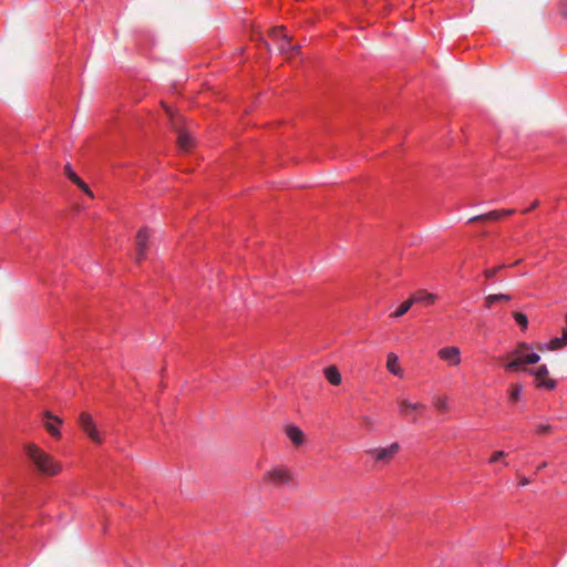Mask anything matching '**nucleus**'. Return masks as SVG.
<instances>
[{
	"label": "nucleus",
	"instance_id": "6ab92c4d",
	"mask_svg": "<svg viewBox=\"0 0 567 567\" xmlns=\"http://www.w3.org/2000/svg\"><path fill=\"white\" fill-rule=\"evenodd\" d=\"M327 380L333 384L339 385L341 383V374L336 367H329L324 370Z\"/></svg>",
	"mask_w": 567,
	"mask_h": 567
},
{
	"label": "nucleus",
	"instance_id": "4be33fe9",
	"mask_svg": "<svg viewBox=\"0 0 567 567\" xmlns=\"http://www.w3.org/2000/svg\"><path fill=\"white\" fill-rule=\"evenodd\" d=\"M514 319L516 321V323L523 329H527V326H528V318L526 315L522 313V312H514Z\"/></svg>",
	"mask_w": 567,
	"mask_h": 567
},
{
	"label": "nucleus",
	"instance_id": "a211bd4d",
	"mask_svg": "<svg viewBox=\"0 0 567 567\" xmlns=\"http://www.w3.org/2000/svg\"><path fill=\"white\" fill-rule=\"evenodd\" d=\"M287 436L296 444L299 445L302 443L303 433L302 431L293 425H290L286 430Z\"/></svg>",
	"mask_w": 567,
	"mask_h": 567
},
{
	"label": "nucleus",
	"instance_id": "412c9836",
	"mask_svg": "<svg viewBox=\"0 0 567 567\" xmlns=\"http://www.w3.org/2000/svg\"><path fill=\"white\" fill-rule=\"evenodd\" d=\"M192 137L187 133H179L178 135V146L183 151H188L192 147Z\"/></svg>",
	"mask_w": 567,
	"mask_h": 567
},
{
	"label": "nucleus",
	"instance_id": "dca6fc26",
	"mask_svg": "<svg viewBox=\"0 0 567 567\" xmlns=\"http://www.w3.org/2000/svg\"><path fill=\"white\" fill-rule=\"evenodd\" d=\"M512 300V296L507 293H495L488 295L485 297L484 306L487 309H491L497 301H509Z\"/></svg>",
	"mask_w": 567,
	"mask_h": 567
},
{
	"label": "nucleus",
	"instance_id": "20e7f679",
	"mask_svg": "<svg viewBox=\"0 0 567 567\" xmlns=\"http://www.w3.org/2000/svg\"><path fill=\"white\" fill-rule=\"evenodd\" d=\"M399 449H400L399 444L396 442H394L386 447H379V449L370 450L368 453L372 456V458L377 463L386 464L399 452Z\"/></svg>",
	"mask_w": 567,
	"mask_h": 567
},
{
	"label": "nucleus",
	"instance_id": "c756f323",
	"mask_svg": "<svg viewBox=\"0 0 567 567\" xmlns=\"http://www.w3.org/2000/svg\"><path fill=\"white\" fill-rule=\"evenodd\" d=\"M565 321H566V323H567V315L565 316Z\"/></svg>",
	"mask_w": 567,
	"mask_h": 567
},
{
	"label": "nucleus",
	"instance_id": "2eb2a0df",
	"mask_svg": "<svg viewBox=\"0 0 567 567\" xmlns=\"http://www.w3.org/2000/svg\"><path fill=\"white\" fill-rule=\"evenodd\" d=\"M386 369L389 370L390 373L394 374L395 377H399V378L403 377V371L399 365V358L393 352L388 354Z\"/></svg>",
	"mask_w": 567,
	"mask_h": 567
},
{
	"label": "nucleus",
	"instance_id": "39448f33",
	"mask_svg": "<svg viewBox=\"0 0 567 567\" xmlns=\"http://www.w3.org/2000/svg\"><path fill=\"white\" fill-rule=\"evenodd\" d=\"M524 371L529 372L530 374H533L536 378L537 386H539V388L553 390L557 385L555 380L547 379L548 369L545 364L539 365L536 369H524Z\"/></svg>",
	"mask_w": 567,
	"mask_h": 567
},
{
	"label": "nucleus",
	"instance_id": "4468645a",
	"mask_svg": "<svg viewBox=\"0 0 567 567\" xmlns=\"http://www.w3.org/2000/svg\"><path fill=\"white\" fill-rule=\"evenodd\" d=\"M423 410H425L424 404L413 403L408 399H403L399 402V411L404 415H406L410 411L422 412Z\"/></svg>",
	"mask_w": 567,
	"mask_h": 567
},
{
	"label": "nucleus",
	"instance_id": "cd10ccee",
	"mask_svg": "<svg viewBox=\"0 0 567 567\" xmlns=\"http://www.w3.org/2000/svg\"><path fill=\"white\" fill-rule=\"evenodd\" d=\"M538 206V200H535L528 208L523 210L524 214H527L528 212L535 209Z\"/></svg>",
	"mask_w": 567,
	"mask_h": 567
},
{
	"label": "nucleus",
	"instance_id": "0eeeda50",
	"mask_svg": "<svg viewBox=\"0 0 567 567\" xmlns=\"http://www.w3.org/2000/svg\"><path fill=\"white\" fill-rule=\"evenodd\" d=\"M264 481L279 486L290 481V473L285 467H275L265 474Z\"/></svg>",
	"mask_w": 567,
	"mask_h": 567
},
{
	"label": "nucleus",
	"instance_id": "7ed1b4c3",
	"mask_svg": "<svg viewBox=\"0 0 567 567\" xmlns=\"http://www.w3.org/2000/svg\"><path fill=\"white\" fill-rule=\"evenodd\" d=\"M269 37L277 45V49L280 53H288L299 49L298 45H292L291 39L284 27H276L271 29Z\"/></svg>",
	"mask_w": 567,
	"mask_h": 567
},
{
	"label": "nucleus",
	"instance_id": "ddd939ff",
	"mask_svg": "<svg viewBox=\"0 0 567 567\" xmlns=\"http://www.w3.org/2000/svg\"><path fill=\"white\" fill-rule=\"evenodd\" d=\"M413 303H422L424 306H431L436 300V295L420 290L416 291L412 297Z\"/></svg>",
	"mask_w": 567,
	"mask_h": 567
},
{
	"label": "nucleus",
	"instance_id": "6e6552de",
	"mask_svg": "<svg viewBox=\"0 0 567 567\" xmlns=\"http://www.w3.org/2000/svg\"><path fill=\"white\" fill-rule=\"evenodd\" d=\"M148 238L150 233L147 228H141L136 234V260L138 262L146 257Z\"/></svg>",
	"mask_w": 567,
	"mask_h": 567
},
{
	"label": "nucleus",
	"instance_id": "f257e3e1",
	"mask_svg": "<svg viewBox=\"0 0 567 567\" xmlns=\"http://www.w3.org/2000/svg\"><path fill=\"white\" fill-rule=\"evenodd\" d=\"M25 453L35 467L47 475H55L60 472V465L45 452L34 444L25 446Z\"/></svg>",
	"mask_w": 567,
	"mask_h": 567
},
{
	"label": "nucleus",
	"instance_id": "f8f14e48",
	"mask_svg": "<svg viewBox=\"0 0 567 567\" xmlns=\"http://www.w3.org/2000/svg\"><path fill=\"white\" fill-rule=\"evenodd\" d=\"M565 347H567V328L563 329L561 337H555L550 339L546 346H544V348L550 351H556Z\"/></svg>",
	"mask_w": 567,
	"mask_h": 567
},
{
	"label": "nucleus",
	"instance_id": "b1692460",
	"mask_svg": "<svg viewBox=\"0 0 567 567\" xmlns=\"http://www.w3.org/2000/svg\"><path fill=\"white\" fill-rule=\"evenodd\" d=\"M503 268H505V265H499V266L494 267V268L485 269L484 276H485L486 279L492 280V279H494L496 277L497 272L499 270H502Z\"/></svg>",
	"mask_w": 567,
	"mask_h": 567
},
{
	"label": "nucleus",
	"instance_id": "a878e982",
	"mask_svg": "<svg viewBox=\"0 0 567 567\" xmlns=\"http://www.w3.org/2000/svg\"><path fill=\"white\" fill-rule=\"evenodd\" d=\"M506 454L503 452V451H497L495 452L491 458L488 460V463L489 464H495L496 462H498L501 458H503Z\"/></svg>",
	"mask_w": 567,
	"mask_h": 567
},
{
	"label": "nucleus",
	"instance_id": "bb28decb",
	"mask_svg": "<svg viewBox=\"0 0 567 567\" xmlns=\"http://www.w3.org/2000/svg\"><path fill=\"white\" fill-rule=\"evenodd\" d=\"M435 406L437 410H441V411H444L446 409V400L445 399H441L439 398L436 401H435Z\"/></svg>",
	"mask_w": 567,
	"mask_h": 567
},
{
	"label": "nucleus",
	"instance_id": "9d476101",
	"mask_svg": "<svg viewBox=\"0 0 567 567\" xmlns=\"http://www.w3.org/2000/svg\"><path fill=\"white\" fill-rule=\"evenodd\" d=\"M62 423V420L58 416H53L50 412L44 413V426L47 431L54 437H60L61 433L58 427Z\"/></svg>",
	"mask_w": 567,
	"mask_h": 567
},
{
	"label": "nucleus",
	"instance_id": "423d86ee",
	"mask_svg": "<svg viewBox=\"0 0 567 567\" xmlns=\"http://www.w3.org/2000/svg\"><path fill=\"white\" fill-rule=\"evenodd\" d=\"M79 422H80L82 430L89 435V437L93 442H95V443L102 442V437L92 420V416L89 413H86V412L81 413Z\"/></svg>",
	"mask_w": 567,
	"mask_h": 567
},
{
	"label": "nucleus",
	"instance_id": "5701e85b",
	"mask_svg": "<svg viewBox=\"0 0 567 567\" xmlns=\"http://www.w3.org/2000/svg\"><path fill=\"white\" fill-rule=\"evenodd\" d=\"M523 392V386L520 384H514L512 385L511 393H509V400L512 402H516L520 399Z\"/></svg>",
	"mask_w": 567,
	"mask_h": 567
},
{
	"label": "nucleus",
	"instance_id": "9b49d317",
	"mask_svg": "<svg viewBox=\"0 0 567 567\" xmlns=\"http://www.w3.org/2000/svg\"><path fill=\"white\" fill-rule=\"evenodd\" d=\"M514 213H515L514 209H497V210H492V212H489L487 214H483V215H478V216L472 217V218H470V221H474V220H478V219H485V220L495 221V220H498L501 218L511 216Z\"/></svg>",
	"mask_w": 567,
	"mask_h": 567
},
{
	"label": "nucleus",
	"instance_id": "f03ea898",
	"mask_svg": "<svg viewBox=\"0 0 567 567\" xmlns=\"http://www.w3.org/2000/svg\"><path fill=\"white\" fill-rule=\"evenodd\" d=\"M530 347L526 342H522L511 352L512 360L504 365L505 371L514 372L525 364H535L539 362L540 357L536 352L525 353Z\"/></svg>",
	"mask_w": 567,
	"mask_h": 567
},
{
	"label": "nucleus",
	"instance_id": "aec40b11",
	"mask_svg": "<svg viewBox=\"0 0 567 567\" xmlns=\"http://www.w3.org/2000/svg\"><path fill=\"white\" fill-rule=\"evenodd\" d=\"M413 306V300L412 298L409 299V300H405L403 301L399 307L398 309L392 313V317L394 318H400L402 317L403 315H405L410 309L411 307Z\"/></svg>",
	"mask_w": 567,
	"mask_h": 567
},
{
	"label": "nucleus",
	"instance_id": "f3484780",
	"mask_svg": "<svg viewBox=\"0 0 567 567\" xmlns=\"http://www.w3.org/2000/svg\"><path fill=\"white\" fill-rule=\"evenodd\" d=\"M65 174L68 175L70 181L80 186L85 193L91 194L86 184L75 174V172H73L70 164L65 166Z\"/></svg>",
	"mask_w": 567,
	"mask_h": 567
},
{
	"label": "nucleus",
	"instance_id": "1a4fd4ad",
	"mask_svg": "<svg viewBox=\"0 0 567 567\" xmlns=\"http://www.w3.org/2000/svg\"><path fill=\"white\" fill-rule=\"evenodd\" d=\"M439 358L455 367L461 362V352L457 347H444L439 351Z\"/></svg>",
	"mask_w": 567,
	"mask_h": 567
},
{
	"label": "nucleus",
	"instance_id": "393cba45",
	"mask_svg": "<svg viewBox=\"0 0 567 567\" xmlns=\"http://www.w3.org/2000/svg\"><path fill=\"white\" fill-rule=\"evenodd\" d=\"M551 429H553V427H551V425H550V424H544V423H542V424H538V425H536V426H535L534 432H535L536 434H539V435H545V434L550 433Z\"/></svg>",
	"mask_w": 567,
	"mask_h": 567
},
{
	"label": "nucleus",
	"instance_id": "c85d7f7f",
	"mask_svg": "<svg viewBox=\"0 0 567 567\" xmlns=\"http://www.w3.org/2000/svg\"><path fill=\"white\" fill-rule=\"evenodd\" d=\"M563 12L564 14L567 17V6L565 4L564 8H563Z\"/></svg>",
	"mask_w": 567,
	"mask_h": 567
}]
</instances>
